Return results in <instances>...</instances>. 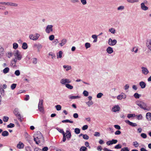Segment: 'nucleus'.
<instances>
[{"instance_id":"1","label":"nucleus","mask_w":151,"mask_h":151,"mask_svg":"<svg viewBox=\"0 0 151 151\" xmlns=\"http://www.w3.org/2000/svg\"><path fill=\"white\" fill-rule=\"evenodd\" d=\"M14 55L15 58L13 59L11 63L12 65H15L18 61L20 60L22 58V56L21 52L18 50L15 51L14 52Z\"/></svg>"},{"instance_id":"2","label":"nucleus","mask_w":151,"mask_h":151,"mask_svg":"<svg viewBox=\"0 0 151 151\" xmlns=\"http://www.w3.org/2000/svg\"><path fill=\"white\" fill-rule=\"evenodd\" d=\"M34 140L36 143L38 144L43 140V137L42 134L40 132H35L34 135Z\"/></svg>"},{"instance_id":"3","label":"nucleus","mask_w":151,"mask_h":151,"mask_svg":"<svg viewBox=\"0 0 151 151\" xmlns=\"http://www.w3.org/2000/svg\"><path fill=\"white\" fill-rule=\"evenodd\" d=\"M136 104L141 109L149 111L150 110V108L147 107L146 104L142 101H138L136 102Z\"/></svg>"},{"instance_id":"4","label":"nucleus","mask_w":151,"mask_h":151,"mask_svg":"<svg viewBox=\"0 0 151 151\" xmlns=\"http://www.w3.org/2000/svg\"><path fill=\"white\" fill-rule=\"evenodd\" d=\"M43 100L42 99H40L38 105V110L39 111L42 113L44 114L45 111L43 106Z\"/></svg>"},{"instance_id":"5","label":"nucleus","mask_w":151,"mask_h":151,"mask_svg":"<svg viewBox=\"0 0 151 151\" xmlns=\"http://www.w3.org/2000/svg\"><path fill=\"white\" fill-rule=\"evenodd\" d=\"M40 36V35L38 33H36L34 35L30 34L29 35V38L33 40H36Z\"/></svg>"},{"instance_id":"6","label":"nucleus","mask_w":151,"mask_h":151,"mask_svg":"<svg viewBox=\"0 0 151 151\" xmlns=\"http://www.w3.org/2000/svg\"><path fill=\"white\" fill-rule=\"evenodd\" d=\"M71 82V80H70L66 78H63L60 81V83L61 84L65 86L66 84L68 83H70Z\"/></svg>"},{"instance_id":"7","label":"nucleus","mask_w":151,"mask_h":151,"mask_svg":"<svg viewBox=\"0 0 151 151\" xmlns=\"http://www.w3.org/2000/svg\"><path fill=\"white\" fill-rule=\"evenodd\" d=\"M45 31L47 34H50L53 31V26L52 25H47L45 28Z\"/></svg>"},{"instance_id":"8","label":"nucleus","mask_w":151,"mask_h":151,"mask_svg":"<svg viewBox=\"0 0 151 151\" xmlns=\"http://www.w3.org/2000/svg\"><path fill=\"white\" fill-rule=\"evenodd\" d=\"M117 40L116 39L112 40L111 38H109L108 39V45L111 46L115 45L117 43Z\"/></svg>"},{"instance_id":"9","label":"nucleus","mask_w":151,"mask_h":151,"mask_svg":"<svg viewBox=\"0 0 151 151\" xmlns=\"http://www.w3.org/2000/svg\"><path fill=\"white\" fill-rule=\"evenodd\" d=\"M141 71L142 74L144 75H147L149 73L148 69L147 68L144 66L141 67Z\"/></svg>"},{"instance_id":"10","label":"nucleus","mask_w":151,"mask_h":151,"mask_svg":"<svg viewBox=\"0 0 151 151\" xmlns=\"http://www.w3.org/2000/svg\"><path fill=\"white\" fill-rule=\"evenodd\" d=\"M118 142L117 139H112L111 140H109L106 142V145H111L116 144Z\"/></svg>"},{"instance_id":"11","label":"nucleus","mask_w":151,"mask_h":151,"mask_svg":"<svg viewBox=\"0 0 151 151\" xmlns=\"http://www.w3.org/2000/svg\"><path fill=\"white\" fill-rule=\"evenodd\" d=\"M120 108L119 105H115L112 107V111L115 112H118L120 111Z\"/></svg>"},{"instance_id":"12","label":"nucleus","mask_w":151,"mask_h":151,"mask_svg":"<svg viewBox=\"0 0 151 151\" xmlns=\"http://www.w3.org/2000/svg\"><path fill=\"white\" fill-rule=\"evenodd\" d=\"M126 95L125 93H122L117 96V99L118 100H121L123 99H126Z\"/></svg>"},{"instance_id":"13","label":"nucleus","mask_w":151,"mask_h":151,"mask_svg":"<svg viewBox=\"0 0 151 151\" xmlns=\"http://www.w3.org/2000/svg\"><path fill=\"white\" fill-rule=\"evenodd\" d=\"M66 133H65V137L67 138V139L69 140L71 137V134L70 130L68 129V130H66Z\"/></svg>"},{"instance_id":"14","label":"nucleus","mask_w":151,"mask_h":151,"mask_svg":"<svg viewBox=\"0 0 151 151\" xmlns=\"http://www.w3.org/2000/svg\"><path fill=\"white\" fill-rule=\"evenodd\" d=\"M67 42V40L66 39H63L61 40L60 42L58 44V45L59 46L62 47L66 44Z\"/></svg>"},{"instance_id":"15","label":"nucleus","mask_w":151,"mask_h":151,"mask_svg":"<svg viewBox=\"0 0 151 151\" xmlns=\"http://www.w3.org/2000/svg\"><path fill=\"white\" fill-rule=\"evenodd\" d=\"M68 98L72 100L79 99L81 98V96L78 95L73 96V95L72 94L69 96Z\"/></svg>"},{"instance_id":"16","label":"nucleus","mask_w":151,"mask_h":151,"mask_svg":"<svg viewBox=\"0 0 151 151\" xmlns=\"http://www.w3.org/2000/svg\"><path fill=\"white\" fill-rule=\"evenodd\" d=\"M106 51L108 54H110L114 52V50L112 47L109 46L106 49Z\"/></svg>"},{"instance_id":"17","label":"nucleus","mask_w":151,"mask_h":151,"mask_svg":"<svg viewBox=\"0 0 151 151\" xmlns=\"http://www.w3.org/2000/svg\"><path fill=\"white\" fill-rule=\"evenodd\" d=\"M146 46L148 49L151 51V40H149L147 41L146 43Z\"/></svg>"},{"instance_id":"18","label":"nucleus","mask_w":151,"mask_h":151,"mask_svg":"<svg viewBox=\"0 0 151 151\" xmlns=\"http://www.w3.org/2000/svg\"><path fill=\"white\" fill-rule=\"evenodd\" d=\"M24 147V144L21 142H19L17 146V148L19 149H23Z\"/></svg>"},{"instance_id":"19","label":"nucleus","mask_w":151,"mask_h":151,"mask_svg":"<svg viewBox=\"0 0 151 151\" xmlns=\"http://www.w3.org/2000/svg\"><path fill=\"white\" fill-rule=\"evenodd\" d=\"M141 8L143 10L146 11L148 10V7L144 4V3H141L140 4Z\"/></svg>"},{"instance_id":"20","label":"nucleus","mask_w":151,"mask_h":151,"mask_svg":"<svg viewBox=\"0 0 151 151\" xmlns=\"http://www.w3.org/2000/svg\"><path fill=\"white\" fill-rule=\"evenodd\" d=\"M13 113L14 115L17 117H18L19 116L20 114L19 111V109L17 108H15L13 111Z\"/></svg>"},{"instance_id":"21","label":"nucleus","mask_w":151,"mask_h":151,"mask_svg":"<svg viewBox=\"0 0 151 151\" xmlns=\"http://www.w3.org/2000/svg\"><path fill=\"white\" fill-rule=\"evenodd\" d=\"M126 123H128L129 125L132 127H136L137 126V124L136 123H134L130 122L128 120H126L125 121Z\"/></svg>"},{"instance_id":"22","label":"nucleus","mask_w":151,"mask_h":151,"mask_svg":"<svg viewBox=\"0 0 151 151\" xmlns=\"http://www.w3.org/2000/svg\"><path fill=\"white\" fill-rule=\"evenodd\" d=\"M34 47H36L38 50L41 49L42 47V45L40 43L35 44L34 45Z\"/></svg>"},{"instance_id":"23","label":"nucleus","mask_w":151,"mask_h":151,"mask_svg":"<svg viewBox=\"0 0 151 151\" xmlns=\"http://www.w3.org/2000/svg\"><path fill=\"white\" fill-rule=\"evenodd\" d=\"M146 117L148 121H151V113L149 112H147L146 114Z\"/></svg>"},{"instance_id":"24","label":"nucleus","mask_w":151,"mask_h":151,"mask_svg":"<svg viewBox=\"0 0 151 151\" xmlns=\"http://www.w3.org/2000/svg\"><path fill=\"white\" fill-rule=\"evenodd\" d=\"M139 84L141 88L142 89L145 88L146 86V84L143 81L140 82Z\"/></svg>"},{"instance_id":"25","label":"nucleus","mask_w":151,"mask_h":151,"mask_svg":"<svg viewBox=\"0 0 151 151\" xmlns=\"http://www.w3.org/2000/svg\"><path fill=\"white\" fill-rule=\"evenodd\" d=\"M11 2H0V4L6 5L7 6H10L11 5Z\"/></svg>"},{"instance_id":"26","label":"nucleus","mask_w":151,"mask_h":151,"mask_svg":"<svg viewBox=\"0 0 151 151\" xmlns=\"http://www.w3.org/2000/svg\"><path fill=\"white\" fill-rule=\"evenodd\" d=\"M63 68L65 69L66 71H68L72 68L69 65H64L63 66Z\"/></svg>"},{"instance_id":"27","label":"nucleus","mask_w":151,"mask_h":151,"mask_svg":"<svg viewBox=\"0 0 151 151\" xmlns=\"http://www.w3.org/2000/svg\"><path fill=\"white\" fill-rule=\"evenodd\" d=\"M63 52L61 51H60L57 53V58H61L62 57Z\"/></svg>"},{"instance_id":"28","label":"nucleus","mask_w":151,"mask_h":151,"mask_svg":"<svg viewBox=\"0 0 151 151\" xmlns=\"http://www.w3.org/2000/svg\"><path fill=\"white\" fill-rule=\"evenodd\" d=\"M22 47L23 49L26 50L27 49L28 47L27 43L26 42H23L22 43Z\"/></svg>"},{"instance_id":"29","label":"nucleus","mask_w":151,"mask_h":151,"mask_svg":"<svg viewBox=\"0 0 151 151\" xmlns=\"http://www.w3.org/2000/svg\"><path fill=\"white\" fill-rule=\"evenodd\" d=\"M69 83H68V84H66L65 86L67 88L70 90H72L73 88V86L69 84Z\"/></svg>"},{"instance_id":"30","label":"nucleus","mask_w":151,"mask_h":151,"mask_svg":"<svg viewBox=\"0 0 151 151\" xmlns=\"http://www.w3.org/2000/svg\"><path fill=\"white\" fill-rule=\"evenodd\" d=\"M2 135L4 137L7 136L9 135V132L6 131L3 132L2 133Z\"/></svg>"},{"instance_id":"31","label":"nucleus","mask_w":151,"mask_h":151,"mask_svg":"<svg viewBox=\"0 0 151 151\" xmlns=\"http://www.w3.org/2000/svg\"><path fill=\"white\" fill-rule=\"evenodd\" d=\"M109 31L112 34H114L116 33V30L114 28H111L109 29Z\"/></svg>"},{"instance_id":"32","label":"nucleus","mask_w":151,"mask_h":151,"mask_svg":"<svg viewBox=\"0 0 151 151\" xmlns=\"http://www.w3.org/2000/svg\"><path fill=\"white\" fill-rule=\"evenodd\" d=\"M56 129L60 133H62L63 134H65V133L64 131L62 129H60L58 127H56Z\"/></svg>"},{"instance_id":"33","label":"nucleus","mask_w":151,"mask_h":151,"mask_svg":"<svg viewBox=\"0 0 151 151\" xmlns=\"http://www.w3.org/2000/svg\"><path fill=\"white\" fill-rule=\"evenodd\" d=\"M32 62L33 64H36L37 62V60L36 58H33L32 59Z\"/></svg>"},{"instance_id":"34","label":"nucleus","mask_w":151,"mask_h":151,"mask_svg":"<svg viewBox=\"0 0 151 151\" xmlns=\"http://www.w3.org/2000/svg\"><path fill=\"white\" fill-rule=\"evenodd\" d=\"M135 116H136L137 119L138 120H142L143 118L141 114L135 115Z\"/></svg>"},{"instance_id":"35","label":"nucleus","mask_w":151,"mask_h":151,"mask_svg":"<svg viewBox=\"0 0 151 151\" xmlns=\"http://www.w3.org/2000/svg\"><path fill=\"white\" fill-rule=\"evenodd\" d=\"M9 68L6 67L3 70V72L5 73L6 74L8 73L9 71Z\"/></svg>"},{"instance_id":"36","label":"nucleus","mask_w":151,"mask_h":151,"mask_svg":"<svg viewBox=\"0 0 151 151\" xmlns=\"http://www.w3.org/2000/svg\"><path fill=\"white\" fill-rule=\"evenodd\" d=\"M139 0H127V1L130 3H134L137 2Z\"/></svg>"},{"instance_id":"37","label":"nucleus","mask_w":151,"mask_h":151,"mask_svg":"<svg viewBox=\"0 0 151 151\" xmlns=\"http://www.w3.org/2000/svg\"><path fill=\"white\" fill-rule=\"evenodd\" d=\"M13 47L14 49H16L18 47V45L17 43L14 42L13 44Z\"/></svg>"},{"instance_id":"38","label":"nucleus","mask_w":151,"mask_h":151,"mask_svg":"<svg viewBox=\"0 0 151 151\" xmlns=\"http://www.w3.org/2000/svg\"><path fill=\"white\" fill-rule=\"evenodd\" d=\"M86 104L88 106L90 107L93 104V102L92 101H91L86 102Z\"/></svg>"},{"instance_id":"39","label":"nucleus","mask_w":151,"mask_h":151,"mask_svg":"<svg viewBox=\"0 0 151 151\" xmlns=\"http://www.w3.org/2000/svg\"><path fill=\"white\" fill-rule=\"evenodd\" d=\"M49 55L51 56V58L53 59L55 58V55L52 52H50L49 53Z\"/></svg>"},{"instance_id":"40","label":"nucleus","mask_w":151,"mask_h":151,"mask_svg":"<svg viewBox=\"0 0 151 151\" xmlns=\"http://www.w3.org/2000/svg\"><path fill=\"white\" fill-rule=\"evenodd\" d=\"M74 132L76 134H79L80 132V129L78 128H76L74 129Z\"/></svg>"},{"instance_id":"41","label":"nucleus","mask_w":151,"mask_h":151,"mask_svg":"<svg viewBox=\"0 0 151 151\" xmlns=\"http://www.w3.org/2000/svg\"><path fill=\"white\" fill-rule=\"evenodd\" d=\"M63 123H68L69 122L70 123H73V122L72 121H70L69 119H66L63 120L62 121Z\"/></svg>"},{"instance_id":"42","label":"nucleus","mask_w":151,"mask_h":151,"mask_svg":"<svg viewBox=\"0 0 151 151\" xmlns=\"http://www.w3.org/2000/svg\"><path fill=\"white\" fill-rule=\"evenodd\" d=\"M135 114H128L127 115V117L129 119L131 118V117H135Z\"/></svg>"},{"instance_id":"43","label":"nucleus","mask_w":151,"mask_h":151,"mask_svg":"<svg viewBox=\"0 0 151 151\" xmlns=\"http://www.w3.org/2000/svg\"><path fill=\"white\" fill-rule=\"evenodd\" d=\"M25 151H32L31 148L29 146H26L25 148Z\"/></svg>"},{"instance_id":"44","label":"nucleus","mask_w":151,"mask_h":151,"mask_svg":"<svg viewBox=\"0 0 151 151\" xmlns=\"http://www.w3.org/2000/svg\"><path fill=\"white\" fill-rule=\"evenodd\" d=\"M13 55V53L11 52H9L6 54V56L9 58L12 57Z\"/></svg>"},{"instance_id":"45","label":"nucleus","mask_w":151,"mask_h":151,"mask_svg":"<svg viewBox=\"0 0 151 151\" xmlns=\"http://www.w3.org/2000/svg\"><path fill=\"white\" fill-rule=\"evenodd\" d=\"M133 145L135 147L137 148L139 146V144L137 141H135L133 142Z\"/></svg>"},{"instance_id":"46","label":"nucleus","mask_w":151,"mask_h":151,"mask_svg":"<svg viewBox=\"0 0 151 151\" xmlns=\"http://www.w3.org/2000/svg\"><path fill=\"white\" fill-rule=\"evenodd\" d=\"M55 107L57 111H60L61 109V106L60 105H58L55 106Z\"/></svg>"},{"instance_id":"47","label":"nucleus","mask_w":151,"mask_h":151,"mask_svg":"<svg viewBox=\"0 0 151 151\" xmlns=\"http://www.w3.org/2000/svg\"><path fill=\"white\" fill-rule=\"evenodd\" d=\"M9 119L8 117L7 116H4L3 118V121L5 122H7Z\"/></svg>"},{"instance_id":"48","label":"nucleus","mask_w":151,"mask_h":151,"mask_svg":"<svg viewBox=\"0 0 151 151\" xmlns=\"http://www.w3.org/2000/svg\"><path fill=\"white\" fill-rule=\"evenodd\" d=\"M138 50V48L137 47H133L131 50V51L132 52H134L135 53H137V52Z\"/></svg>"},{"instance_id":"49","label":"nucleus","mask_w":151,"mask_h":151,"mask_svg":"<svg viewBox=\"0 0 151 151\" xmlns=\"http://www.w3.org/2000/svg\"><path fill=\"white\" fill-rule=\"evenodd\" d=\"M121 151H129V150L128 147H125L122 148Z\"/></svg>"},{"instance_id":"50","label":"nucleus","mask_w":151,"mask_h":151,"mask_svg":"<svg viewBox=\"0 0 151 151\" xmlns=\"http://www.w3.org/2000/svg\"><path fill=\"white\" fill-rule=\"evenodd\" d=\"M85 47L87 49L91 47V44L89 43L86 42L85 44Z\"/></svg>"},{"instance_id":"51","label":"nucleus","mask_w":151,"mask_h":151,"mask_svg":"<svg viewBox=\"0 0 151 151\" xmlns=\"http://www.w3.org/2000/svg\"><path fill=\"white\" fill-rule=\"evenodd\" d=\"M14 124L13 123H11L9 125H7V127L8 128H12L14 127Z\"/></svg>"},{"instance_id":"52","label":"nucleus","mask_w":151,"mask_h":151,"mask_svg":"<svg viewBox=\"0 0 151 151\" xmlns=\"http://www.w3.org/2000/svg\"><path fill=\"white\" fill-rule=\"evenodd\" d=\"M17 86V84L16 83H13L11 86V88L12 90L14 89Z\"/></svg>"},{"instance_id":"53","label":"nucleus","mask_w":151,"mask_h":151,"mask_svg":"<svg viewBox=\"0 0 151 151\" xmlns=\"http://www.w3.org/2000/svg\"><path fill=\"white\" fill-rule=\"evenodd\" d=\"M80 151H86L87 148L85 146L81 147L80 149Z\"/></svg>"},{"instance_id":"54","label":"nucleus","mask_w":151,"mask_h":151,"mask_svg":"<svg viewBox=\"0 0 151 151\" xmlns=\"http://www.w3.org/2000/svg\"><path fill=\"white\" fill-rule=\"evenodd\" d=\"M14 74L17 76H19L20 75V72L19 70H16L14 72Z\"/></svg>"},{"instance_id":"55","label":"nucleus","mask_w":151,"mask_h":151,"mask_svg":"<svg viewBox=\"0 0 151 151\" xmlns=\"http://www.w3.org/2000/svg\"><path fill=\"white\" fill-rule=\"evenodd\" d=\"M55 36L54 35H52L49 37V39L50 41H52L54 40Z\"/></svg>"},{"instance_id":"56","label":"nucleus","mask_w":151,"mask_h":151,"mask_svg":"<svg viewBox=\"0 0 151 151\" xmlns=\"http://www.w3.org/2000/svg\"><path fill=\"white\" fill-rule=\"evenodd\" d=\"M103 95V94L101 93H98L96 95V97L98 98H100Z\"/></svg>"},{"instance_id":"57","label":"nucleus","mask_w":151,"mask_h":151,"mask_svg":"<svg viewBox=\"0 0 151 151\" xmlns=\"http://www.w3.org/2000/svg\"><path fill=\"white\" fill-rule=\"evenodd\" d=\"M122 147V146L120 144H118L115 146L114 148L116 149H119L121 148Z\"/></svg>"},{"instance_id":"58","label":"nucleus","mask_w":151,"mask_h":151,"mask_svg":"<svg viewBox=\"0 0 151 151\" xmlns=\"http://www.w3.org/2000/svg\"><path fill=\"white\" fill-rule=\"evenodd\" d=\"M83 94L85 96H87L88 95V92L86 91H84L83 93Z\"/></svg>"},{"instance_id":"59","label":"nucleus","mask_w":151,"mask_h":151,"mask_svg":"<svg viewBox=\"0 0 151 151\" xmlns=\"http://www.w3.org/2000/svg\"><path fill=\"white\" fill-rule=\"evenodd\" d=\"M134 97L136 99H138L140 96V95L137 93H135L134 95Z\"/></svg>"},{"instance_id":"60","label":"nucleus","mask_w":151,"mask_h":151,"mask_svg":"<svg viewBox=\"0 0 151 151\" xmlns=\"http://www.w3.org/2000/svg\"><path fill=\"white\" fill-rule=\"evenodd\" d=\"M80 1L82 4L83 5H86L87 3L86 0H80Z\"/></svg>"},{"instance_id":"61","label":"nucleus","mask_w":151,"mask_h":151,"mask_svg":"<svg viewBox=\"0 0 151 151\" xmlns=\"http://www.w3.org/2000/svg\"><path fill=\"white\" fill-rule=\"evenodd\" d=\"M18 6V4L15 3L11 2V6L17 7Z\"/></svg>"},{"instance_id":"62","label":"nucleus","mask_w":151,"mask_h":151,"mask_svg":"<svg viewBox=\"0 0 151 151\" xmlns=\"http://www.w3.org/2000/svg\"><path fill=\"white\" fill-rule=\"evenodd\" d=\"M141 136L142 138L145 139L147 137V135L145 133H142L141 134Z\"/></svg>"},{"instance_id":"63","label":"nucleus","mask_w":151,"mask_h":151,"mask_svg":"<svg viewBox=\"0 0 151 151\" xmlns=\"http://www.w3.org/2000/svg\"><path fill=\"white\" fill-rule=\"evenodd\" d=\"M124 6H121L118 7L117 9L118 10H122L124 9Z\"/></svg>"},{"instance_id":"64","label":"nucleus","mask_w":151,"mask_h":151,"mask_svg":"<svg viewBox=\"0 0 151 151\" xmlns=\"http://www.w3.org/2000/svg\"><path fill=\"white\" fill-rule=\"evenodd\" d=\"M59 42L58 40L56 39H54L53 42V43L55 45H56Z\"/></svg>"}]
</instances>
